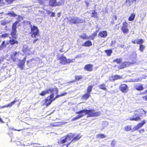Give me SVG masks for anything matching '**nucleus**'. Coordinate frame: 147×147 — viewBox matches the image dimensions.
<instances>
[{
	"label": "nucleus",
	"instance_id": "1",
	"mask_svg": "<svg viewBox=\"0 0 147 147\" xmlns=\"http://www.w3.org/2000/svg\"><path fill=\"white\" fill-rule=\"evenodd\" d=\"M76 113L78 114V116L73 118V120H77L82 117L85 115L88 114L87 117H92L93 116H99L101 114L100 112H95V111L93 110H87V109H84L78 112H76Z\"/></svg>",
	"mask_w": 147,
	"mask_h": 147
},
{
	"label": "nucleus",
	"instance_id": "2",
	"mask_svg": "<svg viewBox=\"0 0 147 147\" xmlns=\"http://www.w3.org/2000/svg\"><path fill=\"white\" fill-rule=\"evenodd\" d=\"M146 112L142 109H139L135 111L134 115L133 117H130L129 119L131 121H138L141 120L140 117L142 116L141 115L145 114Z\"/></svg>",
	"mask_w": 147,
	"mask_h": 147
},
{
	"label": "nucleus",
	"instance_id": "3",
	"mask_svg": "<svg viewBox=\"0 0 147 147\" xmlns=\"http://www.w3.org/2000/svg\"><path fill=\"white\" fill-rule=\"evenodd\" d=\"M57 94H51L50 96L47 97L45 100L42 101V103H45L44 105H46L47 106H48L51 104L53 101L55 99L60 96L59 95H57L55 97H54V96Z\"/></svg>",
	"mask_w": 147,
	"mask_h": 147
},
{
	"label": "nucleus",
	"instance_id": "4",
	"mask_svg": "<svg viewBox=\"0 0 147 147\" xmlns=\"http://www.w3.org/2000/svg\"><path fill=\"white\" fill-rule=\"evenodd\" d=\"M57 92L58 90L57 88L49 89L42 91L40 94V95L41 96H44L46 94H57Z\"/></svg>",
	"mask_w": 147,
	"mask_h": 147
},
{
	"label": "nucleus",
	"instance_id": "5",
	"mask_svg": "<svg viewBox=\"0 0 147 147\" xmlns=\"http://www.w3.org/2000/svg\"><path fill=\"white\" fill-rule=\"evenodd\" d=\"M22 55L20 52H14L11 55V58L13 61H19L21 59L20 56Z\"/></svg>",
	"mask_w": 147,
	"mask_h": 147
},
{
	"label": "nucleus",
	"instance_id": "6",
	"mask_svg": "<svg viewBox=\"0 0 147 147\" xmlns=\"http://www.w3.org/2000/svg\"><path fill=\"white\" fill-rule=\"evenodd\" d=\"M74 136V134L71 133H70L67 135L65 138V143L67 142L68 143L65 144V145H67V146L72 142H73L71 139Z\"/></svg>",
	"mask_w": 147,
	"mask_h": 147
},
{
	"label": "nucleus",
	"instance_id": "7",
	"mask_svg": "<svg viewBox=\"0 0 147 147\" xmlns=\"http://www.w3.org/2000/svg\"><path fill=\"white\" fill-rule=\"evenodd\" d=\"M31 33L32 37H36L39 34V30L36 26H33L31 28Z\"/></svg>",
	"mask_w": 147,
	"mask_h": 147
},
{
	"label": "nucleus",
	"instance_id": "8",
	"mask_svg": "<svg viewBox=\"0 0 147 147\" xmlns=\"http://www.w3.org/2000/svg\"><path fill=\"white\" fill-rule=\"evenodd\" d=\"M128 24L126 22L123 23V26L121 28V30L123 33H127L129 32L128 28Z\"/></svg>",
	"mask_w": 147,
	"mask_h": 147
},
{
	"label": "nucleus",
	"instance_id": "9",
	"mask_svg": "<svg viewBox=\"0 0 147 147\" xmlns=\"http://www.w3.org/2000/svg\"><path fill=\"white\" fill-rule=\"evenodd\" d=\"M119 89L120 91L124 93H126L128 90L127 86L125 84H122L120 85Z\"/></svg>",
	"mask_w": 147,
	"mask_h": 147
},
{
	"label": "nucleus",
	"instance_id": "10",
	"mask_svg": "<svg viewBox=\"0 0 147 147\" xmlns=\"http://www.w3.org/2000/svg\"><path fill=\"white\" fill-rule=\"evenodd\" d=\"M146 123V122L145 120H143V121H142L141 123H140L137 125L136 126H135V127L132 129L133 131H135L136 130H137L140 128L141 127H142L144 124Z\"/></svg>",
	"mask_w": 147,
	"mask_h": 147
},
{
	"label": "nucleus",
	"instance_id": "11",
	"mask_svg": "<svg viewBox=\"0 0 147 147\" xmlns=\"http://www.w3.org/2000/svg\"><path fill=\"white\" fill-rule=\"evenodd\" d=\"M134 88L138 91H141L144 89V87L142 85L140 84H135L134 86Z\"/></svg>",
	"mask_w": 147,
	"mask_h": 147
},
{
	"label": "nucleus",
	"instance_id": "12",
	"mask_svg": "<svg viewBox=\"0 0 147 147\" xmlns=\"http://www.w3.org/2000/svg\"><path fill=\"white\" fill-rule=\"evenodd\" d=\"M63 122L52 123L50 124V127H58L64 124Z\"/></svg>",
	"mask_w": 147,
	"mask_h": 147
},
{
	"label": "nucleus",
	"instance_id": "13",
	"mask_svg": "<svg viewBox=\"0 0 147 147\" xmlns=\"http://www.w3.org/2000/svg\"><path fill=\"white\" fill-rule=\"evenodd\" d=\"M57 0H49V5L50 6L52 7L56 6L58 5V4L57 1Z\"/></svg>",
	"mask_w": 147,
	"mask_h": 147
},
{
	"label": "nucleus",
	"instance_id": "14",
	"mask_svg": "<svg viewBox=\"0 0 147 147\" xmlns=\"http://www.w3.org/2000/svg\"><path fill=\"white\" fill-rule=\"evenodd\" d=\"M17 101L16 100V99H15L14 100L11 102L10 103L8 104L7 105H5L4 106H3L2 107H0V109L4 108L6 107H11L13 105H14L16 102H17Z\"/></svg>",
	"mask_w": 147,
	"mask_h": 147
},
{
	"label": "nucleus",
	"instance_id": "15",
	"mask_svg": "<svg viewBox=\"0 0 147 147\" xmlns=\"http://www.w3.org/2000/svg\"><path fill=\"white\" fill-rule=\"evenodd\" d=\"M136 63V60L134 59L131 62H124V64H125V67H127L129 66H131L133 64H134Z\"/></svg>",
	"mask_w": 147,
	"mask_h": 147
},
{
	"label": "nucleus",
	"instance_id": "16",
	"mask_svg": "<svg viewBox=\"0 0 147 147\" xmlns=\"http://www.w3.org/2000/svg\"><path fill=\"white\" fill-rule=\"evenodd\" d=\"M93 67V66L92 65L90 64H89L86 65L85 66L84 68L87 71H91L92 70Z\"/></svg>",
	"mask_w": 147,
	"mask_h": 147
},
{
	"label": "nucleus",
	"instance_id": "17",
	"mask_svg": "<svg viewBox=\"0 0 147 147\" xmlns=\"http://www.w3.org/2000/svg\"><path fill=\"white\" fill-rule=\"evenodd\" d=\"M20 20L18 19L17 21H16L14 23H13L12 25V30H16V28H17V24H18L20 22Z\"/></svg>",
	"mask_w": 147,
	"mask_h": 147
},
{
	"label": "nucleus",
	"instance_id": "18",
	"mask_svg": "<svg viewBox=\"0 0 147 147\" xmlns=\"http://www.w3.org/2000/svg\"><path fill=\"white\" fill-rule=\"evenodd\" d=\"M9 43L8 42L3 41L0 47V50H2L3 49L6 47V45L8 44Z\"/></svg>",
	"mask_w": 147,
	"mask_h": 147
},
{
	"label": "nucleus",
	"instance_id": "19",
	"mask_svg": "<svg viewBox=\"0 0 147 147\" xmlns=\"http://www.w3.org/2000/svg\"><path fill=\"white\" fill-rule=\"evenodd\" d=\"M107 33L106 31H102L99 32L98 36L100 37H106L107 36Z\"/></svg>",
	"mask_w": 147,
	"mask_h": 147
},
{
	"label": "nucleus",
	"instance_id": "20",
	"mask_svg": "<svg viewBox=\"0 0 147 147\" xmlns=\"http://www.w3.org/2000/svg\"><path fill=\"white\" fill-rule=\"evenodd\" d=\"M132 42L134 44L137 43L138 44H142L143 43L144 41L142 39H138L136 40H133L132 41Z\"/></svg>",
	"mask_w": 147,
	"mask_h": 147
},
{
	"label": "nucleus",
	"instance_id": "21",
	"mask_svg": "<svg viewBox=\"0 0 147 147\" xmlns=\"http://www.w3.org/2000/svg\"><path fill=\"white\" fill-rule=\"evenodd\" d=\"M92 45V42L88 40L85 43H83L82 45L83 46L89 47Z\"/></svg>",
	"mask_w": 147,
	"mask_h": 147
},
{
	"label": "nucleus",
	"instance_id": "22",
	"mask_svg": "<svg viewBox=\"0 0 147 147\" xmlns=\"http://www.w3.org/2000/svg\"><path fill=\"white\" fill-rule=\"evenodd\" d=\"M96 137L98 139H102L105 138L106 136L103 134H99L96 135Z\"/></svg>",
	"mask_w": 147,
	"mask_h": 147
},
{
	"label": "nucleus",
	"instance_id": "23",
	"mask_svg": "<svg viewBox=\"0 0 147 147\" xmlns=\"http://www.w3.org/2000/svg\"><path fill=\"white\" fill-rule=\"evenodd\" d=\"M81 136H80V134H78L76 137L73 138V139L72 140V141L74 142H75L80 139Z\"/></svg>",
	"mask_w": 147,
	"mask_h": 147
},
{
	"label": "nucleus",
	"instance_id": "24",
	"mask_svg": "<svg viewBox=\"0 0 147 147\" xmlns=\"http://www.w3.org/2000/svg\"><path fill=\"white\" fill-rule=\"evenodd\" d=\"M58 143L59 144H62L63 146L64 145V138L62 137L58 141Z\"/></svg>",
	"mask_w": 147,
	"mask_h": 147
},
{
	"label": "nucleus",
	"instance_id": "25",
	"mask_svg": "<svg viewBox=\"0 0 147 147\" xmlns=\"http://www.w3.org/2000/svg\"><path fill=\"white\" fill-rule=\"evenodd\" d=\"M90 96V93H88L87 92L82 96V98L86 100Z\"/></svg>",
	"mask_w": 147,
	"mask_h": 147
},
{
	"label": "nucleus",
	"instance_id": "26",
	"mask_svg": "<svg viewBox=\"0 0 147 147\" xmlns=\"http://www.w3.org/2000/svg\"><path fill=\"white\" fill-rule=\"evenodd\" d=\"M135 16V14L134 13L131 14L128 18L129 20V21H132L133 20Z\"/></svg>",
	"mask_w": 147,
	"mask_h": 147
},
{
	"label": "nucleus",
	"instance_id": "27",
	"mask_svg": "<svg viewBox=\"0 0 147 147\" xmlns=\"http://www.w3.org/2000/svg\"><path fill=\"white\" fill-rule=\"evenodd\" d=\"M75 59H73L71 60L67 59L65 57V64L66 63H72L75 61Z\"/></svg>",
	"mask_w": 147,
	"mask_h": 147
},
{
	"label": "nucleus",
	"instance_id": "28",
	"mask_svg": "<svg viewBox=\"0 0 147 147\" xmlns=\"http://www.w3.org/2000/svg\"><path fill=\"white\" fill-rule=\"evenodd\" d=\"M7 14L10 17H16L17 16V15L13 11L8 13H7Z\"/></svg>",
	"mask_w": 147,
	"mask_h": 147
},
{
	"label": "nucleus",
	"instance_id": "29",
	"mask_svg": "<svg viewBox=\"0 0 147 147\" xmlns=\"http://www.w3.org/2000/svg\"><path fill=\"white\" fill-rule=\"evenodd\" d=\"M100 88L102 89L103 90L105 91H107V90L106 88L105 85L104 84H103L99 86Z\"/></svg>",
	"mask_w": 147,
	"mask_h": 147
},
{
	"label": "nucleus",
	"instance_id": "30",
	"mask_svg": "<svg viewBox=\"0 0 147 147\" xmlns=\"http://www.w3.org/2000/svg\"><path fill=\"white\" fill-rule=\"evenodd\" d=\"M113 78L114 80H118L121 79L122 77L120 76L116 75L113 76Z\"/></svg>",
	"mask_w": 147,
	"mask_h": 147
},
{
	"label": "nucleus",
	"instance_id": "31",
	"mask_svg": "<svg viewBox=\"0 0 147 147\" xmlns=\"http://www.w3.org/2000/svg\"><path fill=\"white\" fill-rule=\"evenodd\" d=\"M105 51L108 56H110L111 54L112 53V51L111 50H106Z\"/></svg>",
	"mask_w": 147,
	"mask_h": 147
},
{
	"label": "nucleus",
	"instance_id": "32",
	"mask_svg": "<svg viewBox=\"0 0 147 147\" xmlns=\"http://www.w3.org/2000/svg\"><path fill=\"white\" fill-rule=\"evenodd\" d=\"M11 35L12 37H15L17 36L16 30H12V31L11 33Z\"/></svg>",
	"mask_w": 147,
	"mask_h": 147
},
{
	"label": "nucleus",
	"instance_id": "33",
	"mask_svg": "<svg viewBox=\"0 0 147 147\" xmlns=\"http://www.w3.org/2000/svg\"><path fill=\"white\" fill-rule=\"evenodd\" d=\"M137 56V54L135 52H133L132 53L131 55V58L134 59V60L135 59L136 60L135 58H136Z\"/></svg>",
	"mask_w": 147,
	"mask_h": 147
},
{
	"label": "nucleus",
	"instance_id": "34",
	"mask_svg": "<svg viewBox=\"0 0 147 147\" xmlns=\"http://www.w3.org/2000/svg\"><path fill=\"white\" fill-rule=\"evenodd\" d=\"M9 42L11 45H13L15 43H17L18 42L15 39H11L9 40Z\"/></svg>",
	"mask_w": 147,
	"mask_h": 147
},
{
	"label": "nucleus",
	"instance_id": "35",
	"mask_svg": "<svg viewBox=\"0 0 147 147\" xmlns=\"http://www.w3.org/2000/svg\"><path fill=\"white\" fill-rule=\"evenodd\" d=\"M76 23H80L83 22H84V20L81 19L76 18Z\"/></svg>",
	"mask_w": 147,
	"mask_h": 147
},
{
	"label": "nucleus",
	"instance_id": "36",
	"mask_svg": "<svg viewBox=\"0 0 147 147\" xmlns=\"http://www.w3.org/2000/svg\"><path fill=\"white\" fill-rule=\"evenodd\" d=\"M140 48L139 50L141 52H143V51L144 50L145 48V47L143 45H142L141 44H140Z\"/></svg>",
	"mask_w": 147,
	"mask_h": 147
},
{
	"label": "nucleus",
	"instance_id": "37",
	"mask_svg": "<svg viewBox=\"0 0 147 147\" xmlns=\"http://www.w3.org/2000/svg\"><path fill=\"white\" fill-rule=\"evenodd\" d=\"M133 2V0H126L125 1V2L127 3V5L129 6L131 5L132 4Z\"/></svg>",
	"mask_w": 147,
	"mask_h": 147
},
{
	"label": "nucleus",
	"instance_id": "38",
	"mask_svg": "<svg viewBox=\"0 0 147 147\" xmlns=\"http://www.w3.org/2000/svg\"><path fill=\"white\" fill-rule=\"evenodd\" d=\"M92 86H89L87 89V92L88 93H90V92L92 91Z\"/></svg>",
	"mask_w": 147,
	"mask_h": 147
},
{
	"label": "nucleus",
	"instance_id": "39",
	"mask_svg": "<svg viewBox=\"0 0 147 147\" xmlns=\"http://www.w3.org/2000/svg\"><path fill=\"white\" fill-rule=\"evenodd\" d=\"M97 13L95 12V11H93V12L92 13V14L91 16L92 17H94L96 18L97 17Z\"/></svg>",
	"mask_w": 147,
	"mask_h": 147
},
{
	"label": "nucleus",
	"instance_id": "40",
	"mask_svg": "<svg viewBox=\"0 0 147 147\" xmlns=\"http://www.w3.org/2000/svg\"><path fill=\"white\" fill-rule=\"evenodd\" d=\"M113 62H116L117 63H120L122 62L121 59H115L113 61Z\"/></svg>",
	"mask_w": 147,
	"mask_h": 147
},
{
	"label": "nucleus",
	"instance_id": "41",
	"mask_svg": "<svg viewBox=\"0 0 147 147\" xmlns=\"http://www.w3.org/2000/svg\"><path fill=\"white\" fill-rule=\"evenodd\" d=\"M76 18L74 17L71 19V23L76 24Z\"/></svg>",
	"mask_w": 147,
	"mask_h": 147
},
{
	"label": "nucleus",
	"instance_id": "42",
	"mask_svg": "<svg viewBox=\"0 0 147 147\" xmlns=\"http://www.w3.org/2000/svg\"><path fill=\"white\" fill-rule=\"evenodd\" d=\"M125 130L127 131H129L131 129V126H127L125 127Z\"/></svg>",
	"mask_w": 147,
	"mask_h": 147
},
{
	"label": "nucleus",
	"instance_id": "43",
	"mask_svg": "<svg viewBox=\"0 0 147 147\" xmlns=\"http://www.w3.org/2000/svg\"><path fill=\"white\" fill-rule=\"evenodd\" d=\"M26 59V57L24 58V59L20 61L19 64L24 65L25 63V61Z\"/></svg>",
	"mask_w": 147,
	"mask_h": 147
},
{
	"label": "nucleus",
	"instance_id": "44",
	"mask_svg": "<svg viewBox=\"0 0 147 147\" xmlns=\"http://www.w3.org/2000/svg\"><path fill=\"white\" fill-rule=\"evenodd\" d=\"M116 144V141L115 140H112L111 143V147H115V145Z\"/></svg>",
	"mask_w": 147,
	"mask_h": 147
},
{
	"label": "nucleus",
	"instance_id": "45",
	"mask_svg": "<svg viewBox=\"0 0 147 147\" xmlns=\"http://www.w3.org/2000/svg\"><path fill=\"white\" fill-rule=\"evenodd\" d=\"M125 67V64L124 62L120 66H119L118 68L119 69H123Z\"/></svg>",
	"mask_w": 147,
	"mask_h": 147
},
{
	"label": "nucleus",
	"instance_id": "46",
	"mask_svg": "<svg viewBox=\"0 0 147 147\" xmlns=\"http://www.w3.org/2000/svg\"><path fill=\"white\" fill-rule=\"evenodd\" d=\"M15 0H5L7 3L9 4H11Z\"/></svg>",
	"mask_w": 147,
	"mask_h": 147
},
{
	"label": "nucleus",
	"instance_id": "47",
	"mask_svg": "<svg viewBox=\"0 0 147 147\" xmlns=\"http://www.w3.org/2000/svg\"><path fill=\"white\" fill-rule=\"evenodd\" d=\"M142 78H138L134 80V82H138L142 80Z\"/></svg>",
	"mask_w": 147,
	"mask_h": 147
},
{
	"label": "nucleus",
	"instance_id": "48",
	"mask_svg": "<svg viewBox=\"0 0 147 147\" xmlns=\"http://www.w3.org/2000/svg\"><path fill=\"white\" fill-rule=\"evenodd\" d=\"M82 78V77L80 76H77L75 77V78L76 80L78 81Z\"/></svg>",
	"mask_w": 147,
	"mask_h": 147
},
{
	"label": "nucleus",
	"instance_id": "49",
	"mask_svg": "<svg viewBox=\"0 0 147 147\" xmlns=\"http://www.w3.org/2000/svg\"><path fill=\"white\" fill-rule=\"evenodd\" d=\"M18 65L21 70H23V69L24 65H22L19 64Z\"/></svg>",
	"mask_w": 147,
	"mask_h": 147
},
{
	"label": "nucleus",
	"instance_id": "50",
	"mask_svg": "<svg viewBox=\"0 0 147 147\" xmlns=\"http://www.w3.org/2000/svg\"><path fill=\"white\" fill-rule=\"evenodd\" d=\"M38 1L39 3L42 4L43 3L44 0H38Z\"/></svg>",
	"mask_w": 147,
	"mask_h": 147
},
{
	"label": "nucleus",
	"instance_id": "51",
	"mask_svg": "<svg viewBox=\"0 0 147 147\" xmlns=\"http://www.w3.org/2000/svg\"><path fill=\"white\" fill-rule=\"evenodd\" d=\"M7 24L5 21H3L1 23V24L2 25H5Z\"/></svg>",
	"mask_w": 147,
	"mask_h": 147
},
{
	"label": "nucleus",
	"instance_id": "52",
	"mask_svg": "<svg viewBox=\"0 0 147 147\" xmlns=\"http://www.w3.org/2000/svg\"><path fill=\"white\" fill-rule=\"evenodd\" d=\"M8 36V34H3L1 35L2 37H7Z\"/></svg>",
	"mask_w": 147,
	"mask_h": 147
},
{
	"label": "nucleus",
	"instance_id": "53",
	"mask_svg": "<svg viewBox=\"0 0 147 147\" xmlns=\"http://www.w3.org/2000/svg\"><path fill=\"white\" fill-rule=\"evenodd\" d=\"M142 98L144 100H147V95L143 96Z\"/></svg>",
	"mask_w": 147,
	"mask_h": 147
},
{
	"label": "nucleus",
	"instance_id": "54",
	"mask_svg": "<svg viewBox=\"0 0 147 147\" xmlns=\"http://www.w3.org/2000/svg\"><path fill=\"white\" fill-rule=\"evenodd\" d=\"M144 131V129H141L140 130H139V132L140 133H141L143 132Z\"/></svg>",
	"mask_w": 147,
	"mask_h": 147
},
{
	"label": "nucleus",
	"instance_id": "55",
	"mask_svg": "<svg viewBox=\"0 0 147 147\" xmlns=\"http://www.w3.org/2000/svg\"><path fill=\"white\" fill-rule=\"evenodd\" d=\"M4 58L3 57H1L0 58V63H1L3 61Z\"/></svg>",
	"mask_w": 147,
	"mask_h": 147
},
{
	"label": "nucleus",
	"instance_id": "56",
	"mask_svg": "<svg viewBox=\"0 0 147 147\" xmlns=\"http://www.w3.org/2000/svg\"><path fill=\"white\" fill-rule=\"evenodd\" d=\"M61 60L62 61V62H61V63H62L64 62V57H63L62 58H61Z\"/></svg>",
	"mask_w": 147,
	"mask_h": 147
},
{
	"label": "nucleus",
	"instance_id": "57",
	"mask_svg": "<svg viewBox=\"0 0 147 147\" xmlns=\"http://www.w3.org/2000/svg\"><path fill=\"white\" fill-rule=\"evenodd\" d=\"M113 19H115V20H116L117 19V17L115 16H113Z\"/></svg>",
	"mask_w": 147,
	"mask_h": 147
},
{
	"label": "nucleus",
	"instance_id": "58",
	"mask_svg": "<svg viewBox=\"0 0 147 147\" xmlns=\"http://www.w3.org/2000/svg\"><path fill=\"white\" fill-rule=\"evenodd\" d=\"M51 16L52 17H55V13L53 12H52Z\"/></svg>",
	"mask_w": 147,
	"mask_h": 147
},
{
	"label": "nucleus",
	"instance_id": "59",
	"mask_svg": "<svg viewBox=\"0 0 147 147\" xmlns=\"http://www.w3.org/2000/svg\"><path fill=\"white\" fill-rule=\"evenodd\" d=\"M97 31H96V32H95L94 33V35H93V36L94 37V36H96V34H97Z\"/></svg>",
	"mask_w": 147,
	"mask_h": 147
},
{
	"label": "nucleus",
	"instance_id": "60",
	"mask_svg": "<svg viewBox=\"0 0 147 147\" xmlns=\"http://www.w3.org/2000/svg\"><path fill=\"white\" fill-rule=\"evenodd\" d=\"M23 51L24 52V53H26V52L27 51V50L25 49V50H24V49H23Z\"/></svg>",
	"mask_w": 147,
	"mask_h": 147
},
{
	"label": "nucleus",
	"instance_id": "61",
	"mask_svg": "<svg viewBox=\"0 0 147 147\" xmlns=\"http://www.w3.org/2000/svg\"><path fill=\"white\" fill-rule=\"evenodd\" d=\"M37 40H38V39H36V40H34L33 41V43H36V41H37Z\"/></svg>",
	"mask_w": 147,
	"mask_h": 147
},
{
	"label": "nucleus",
	"instance_id": "62",
	"mask_svg": "<svg viewBox=\"0 0 147 147\" xmlns=\"http://www.w3.org/2000/svg\"><path fill=\"white\" fill-rule=\"evenodd\" d=\"M33 147H42V146L40 147L39 146H37L36 145H34Z\"/></svg>",
	"mask_w": 147,
	"mask_h": 147
},
{
	"label": "nucleus",
	"instance_id": "63",
	"mask_svg": "<svg viewBox=\"0 0 147 147\" xmlns=\"http://www.w3.org/2000/svg\"><path fill=\"white\" fill-rule=\"evenodd\" d=\"M14 129V130H16V131H20L21 130V129L17 130V129Z\"/></svg>",
	"mask_w": 147,
	"mask_h": 147
},
{
	"label": "nucleus",
	"instance_id": "64",
	"mask_svg": "<svg viewBox=\"0 0 147 147\" xmlns=\"http://www.w3.org/2000/svg\"><path fill=\"white\" fill-rule=\"evenodd\" d=\"M124 47V45H121V47L122 48H123V47Z\"/></svg>",
	"mask_w": 147,
	"mask_h": 147
}]
</instances>
